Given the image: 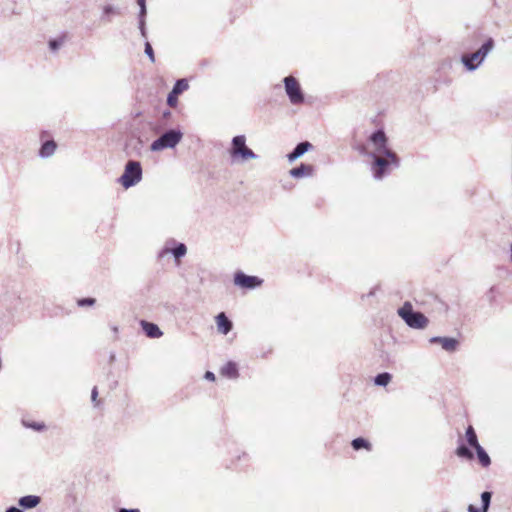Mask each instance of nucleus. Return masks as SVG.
Returning a JSON list of instances; mask_svg holds the SVG:
<instances>
[{"mask_svg":"<svg viewBox=\"0 0 512 512\" xmlns=\"http://www.w3.org/2000/svg\"><path fill=\"white\" fill-rule=\"evenodd\" d=\"M263 283V279L258 276L247 275L242 271H237L234 274V284L240 288L252 290L260 287Z\"/></svg>","mask_w":512,"mask_h":512,"instance_id":"obj_9","label":"nucleus"},{"mask_svg":"<svg viewBox=\"0 0 512 512\" xmlns=\"http://www.w3.org/2000/svg\"><path fill=\"white\" fill-rule=\"evenodd\" d=\"M5 512H23V510L15 506H10L5 510Z\"/></svg>","mask_w":512,"mask_h":512,"instance_id":"obj_40","label":"nucleus"},{"mask_svg":"<svg viewBox=\"0 0 512 512\" xmlns=\"http://www.w3.org/2000/svg\"><path fill=\"white\" fill-rule=\"evenodd\" d=\"M392 379V375L388 372H382L375 376L374 383L377 386L385 387L387 386Z\"/></svg>","mask_w":512,"mask_h":512,"instance_id":"obj_26","label":"nucleus"},{"mask_svg":"<svg viewBox=\"0 0 512 512\" xmlns=\"http://www.w3.org/2000/svg\"><path fill=\"white\" fill-rule=\"evenodd\" d=\"M41 502L40 496L37 495H26L18 500V504L23 509H32Z\"/></svg>","mask_w":512,"mask_h":512,"instance_id":"obj_17","label":"nucleus"},{"mask_svg":"<svg viewBox=\"0 0 512 512\" xmlns=\"http://www.w3.org/2000/svg\"><path fill=\"white\" fill-rule=\"evenodd\" d=\"M283 83L289 101L293 105L302 104L305 97L298 80L293 76H286L283 79Z\"/></svg>","mask_w":512,"mask_h":512,"instance_id":"obj_7","label":"nucleus"},{"mask_svg":"<svg viewBox=\"0 0 512 512\" xmlns=\"http://www.w3.org/2000/svg\"><path fill=\"white\" fill-rule=\"evenodd\" d=\"M398 315L406 323V325L413 329H425L429 323L428 318L420 311H415L410 302L406 301L398 309Z\"/></svg>","mask_w":512,"mask_h":512,"instance_id":"obj_2","label":"nucleus"},{"mask_svg":"<svg viewBox=\"0 0 512 512\" xmlns=\"http://www.w3.org/2000/svg\"><path fill=\"white\" fill-rule=\"evenodd\" d=\"M22 424L25 428H29L37 432H42L46 429V425L43 422L22 419Z\"/></svg>","mask_w":512,"mask_h":512,"instance_id":"obj_27","label":"nucleus"},{"mask_svg":"<svg viewBox=\"0 0 512 512\" xmlns=\"http://www.w3.org/2000/svg\"><path fill=\"white\" fill-rule=\"evenodd\" d=\"M56 148V142L54 140H48L41 145L39 150V156L41 158H48L55 153Z\"/></svg>","mask_w":512,"mask_h":512,"instance_id":"obj_20","label":"nucleus"},{"mask_svg":"<svg viewBox=\"0 0 512 512\" xmlns=\"http://www.w3.org/2000/svg\"><path fill=\"white\" fill-rule=\"evenodd\" d=\"M96 302V299L95 298H92V297H86V298H81L77 301V304L78 306L80 307H86V306H93Z\"/></svg>","mask_w":512,"mask_h":512,"instance_id":"obj_31","label":"nucleus"},{"mask_svg":"<svg viewBox=\"0 0 512 512\" xmlns=\"http://www.w3.org/2000/svg\"><path fill=\"white\" fill-rule=\"evenodd\" d=\"M465 437H466V441H467L468 445L471 448L474 449V448L480 446L479 441H478V437H477V434H476V431L473 428V426L469 425L466 428Z\"/></svg>","mask_w":512,"mask_h":512,"instance_id":"obj_23","label":"nucleus"},{"mask_svg":"<svg viewBox=\"0 0 512 512\" xmlns=\"http://www.w3.org/2000/svg\"><path fill=\"white\" fill-rule=\"evenodd\" d=\"M113 12H114V8L111 5H105L103 7L104 15H108V14L113 13Z\"/></svg>","mask_w":512,"mask_h":512,"instance_id":"obj_36","label":"nucleus"},{"mask_svg":"<svg viewBox=\"0 0 512 512\" xmlns=\"http://www.w3.org/2000/svg\"><path fill=\"white\" fill-rule=\"evenodd\" d=\"M143 169L139 161L129 160L124 167V172L118 179V182L125 188L129 189L142 180Z\"/></svg>","mask_w":512,"mask_h":512,"instance_id":"obj_4","label":"nucleus"},{"mask_svg":"<svg viewBox=\"0 0 512 512\" xmlns=\"http://www.w3.org/2000/svg\"><path fill=\"white\" fill-rule=\"evenodd\" d=\"M455 454L465 460H472L474 458V453L470 449L469 446L465 445L463 442H461L458 447L455 450Z\"/></svg>","mask_w":512,"mask_h":512,"instance_id":"obj_22","label":"nucleus"},{"mask_svg":"<svg viewBox=\"0 0 512 512\" xmlns=\"http://www.w3.org/2000/svg\"><path fill=\"white\" fill-rule=\"evenodd\" d=\"M113 331H114V333H117L118 332V328L116 326L113 327Z\"/></svg>","mask_w":512,"mask_h":512,"instance_id":"obj_44","label":"nucleus"},{"mask_svg":"<svg viewBox=\"0 0 512 512\" xmlns=\"http://www.w3.org/2000/svg\"><path fill=\"white\" fill-rule=\"evenodd\" d=\"M468 512H481V508H477L476 506L470 504L467 508Z\"/></svg>","mask_w":512,"mask_h":512,"instance_id":"obj_39","label":"nucleus"},{"mask_svg":"<svg viewBox=\"0 0 512 512\" xmlns=\"http://www.w3.org/2000/svg\"><path fill=\"white\" fill-rule=\"evenodd\" d=\"M216 323L219 332L224 335H227L233 328L232 321L226 316L224 312H221L216 316Z\"/></svg>","mask_w":512,"mask_h":512,"instance_id":"obj_13","label":"nucleus"},{"mask_svg":"<svg viewBox=\"0 0 512 512\" xmlns=\"http://www.w3.org/2000/svg\"><path fill=\"white\" fill-rule=\"evenodd\" d=\"M461 62L468 71H475L483 63L476 52L463 54Z\"/></svg>","mask_w":512,"mask_h":512,"instance_id":"obj_12","label":"nucleus"},{"mask_svg":"<svg viewBox=\"0 0 512 512\" xmlns=\"http://www.w3.org/2000/svg\"><path fill=\"white\" fill-rule=\"evenodd\" d=\"M510 258H511V261H512V244L510 245Z\"/></svg>","mask_w":512,"mask_h":512,"instance_id":"obj_43","label":"nucleus"},{"mask_svg":"<svg viewBox=\"0 0 512 512\" xmlns=\"http://www.w3.org/2000/svg\"><path fill=\"white\" fill-rule=\"evenodd\" d=\"M183 138V133L179 129H169L154 140L150 146L153 152L168 148H175Z\"/></svg>","mask_w":512,"mask_h":512,"instance_id":"obj_6","label":"nucleus"},{"mask_svg":"<svg viewBox=\"0 0 512 512\" xmlns=\"http://www.w3.org/2000/svg\"><path fill=\"white\" fill-rule=\"evenodd\" d=\"M97 397H98V390H97V387H94L92 389V391H91V399H92V401L95 402Z\"/></svg>","mask_w":512,"mask_h":512,"instance_id":"obj_38","label":"nucleus"},{"mask_svg":"<svg viewBox=\"0 0 512 512\" xmlns=\"http://www.w3.org/2000/svg\"><path fill=\"white\" fill-rule=\"evenodd\" d=\"M229 155L232 161H247L258 158V155L246 145L245 135H237L232 138Z\"/></svg>","mask_w":512,"mask_h":512,"instance_id":"obj_3","label":"nucleus"},{"mask_svg":"<svg viewBox=\"0 0 512 512\" xmlns=\"http://www.w3.org/2000/svg\"><path fill=\"white\" fill-rule=\"evenodd\" d=\"M313 166L305 163H301L299 166L292 168L289 171L291 177L299 179L305 176H311L313 174Z\"/></svg>","mask_w":512,"mask_h":512,"instance_id":"obj_14","label":"nucleus"},{"mask_svg":"<svg viewBox=\"0 0 512 512\" xmlns=\"http://www.w3.org/2000/svg\"><path fill=\"white\" fill-rule=\"evenodd\" d=\"M222 376L229 379H236L239 377L238 366L235 362H227L220 370Z\"/></svg>","mask_w":512,"mask_h":512,"instance_id":"obj_16","label":"nucleus"},{"mask_svg":"<svg viewBox=\"0 0 512 512\" xmlns=\"http://www.w3.org/2000/svg\"><path fill=\"white\" fill-rule=\"evenodd\" d=\"M137 4L140 8L138 18H145L147 14L146 0H137Z\"/></svg>","mask_w":512,"mask_h":512,"instance_id":"obj_32","label":"nucleus"},{"mask_svg":"<svg viewBox=\"0 0 512 512\" xmlns=\"http://www.w3.org/2000/svg\"><path fill=\"white\" fill-rule=\"evenodd\" d=\"M477 460L483 468H488L491 465V458L486 450L480 445L474 448Z\"/></svg>","mask_w":512,"mask_h":512,"instance_id":"obj_21","label":"nucleus"},{"mask_svg":"<svg viewBox=\"0 0 512 512\" xmlns=\"http://www.w3.org/2000/svg\"><path fill=\"white\" fill-rule=\"evenodd\" d=\"M444 337L434 336L429 339V342L432 344H442Z\"/></svg>","mask_w":512,"mask_h":512,"instance_id":"obj_34","label":"nucleus"},{"mask_svg":"<svg viewBox=\"0 0 512 512\" xmlns=\"http://www.w3.org/2000/svg\"><path fill=\"white\" fill-rule=\"evenodd\" d=\"M204 378L206 380H209V381H214L215 380V374L211 371H206L205 374H204Z\"/></svg>","mask_w":512,"mask_h":512,"instance_id":"obj_35","label":"nucleus"},{"mask_svg":"<svg viewBox=\"0 0 512 512\" xmlns=\"http://www.w3.org/2000/svg\"><path fill=\"white\" fill-rule=\"evenodd\" d=\"M369 143L373 146V151H366L365 147L360 149V153L367 156V154H374V156H383L386 154L394 153L388 147V138L383 129L375 130L368 138Z\"/></svg>","mask_w":512,"mask_h":512,"instance_id":"obj_5","label":"nucleus"},{"mask_svg":"<svg viewBox=\"0 0 512 512\" xmlns=\"http://www.w3.org/2000/svg\"><path fill=\"white\" fill-rule=\"evenodd\" d=\"M495 42L492 37H489L482 46L475 51L477 55L480 57V61L484 62L487 55L494 49Z\"/></svg>","mask_w":512,"mask_h":512,"instance_id":"obj_19","label":"nucleus"},{"mask_svg":"<svg viewBox=\"0 0 512 512\" xmlns=\"http://www.w3.org/2000/svg\"><path fill=\"white\" fill-rule=\"evenodd\" d=\"M351 446L356 451L361 450V449H366V450L370 451L372 449L371 443L363 437H358V438L353 439L351 442Z\"/></svg>","mask_w":512,"mask_h":512,"instance_id":"obj_24","label":"nucleus"},{"mask_svg":"<svg viewBox=\"0 0 512 512\" xmlns=\"http://www.w3.org/2000/svg\"><path fill=\"white\" fill-rule=\"evenodd\" d=\"M375 292H376V288H372L369 293L367 294V297H372L375 295Z\"/></svg>","mask_w":512,"mask_h":512,"instance_id":"obj_42","label":"nucleus"},{"mask_svg":"<svg viewBox=\"0 0 512 512\" xmlns=\"http://www.w3.org/2000/svg\"><path fill=\"white\" fill-rule=\"evenodd\" d=\"M492 492L484 491L481 493V512H488L491 504Z\"/></svg>","mask_w":512,"mask_h":512,"instance_id":"obj_28","label":"nucleus"},{"mask_svg":"<svg viewBox=\"0 0 512 512\" xmlns=\"http://www.w3.org/2000/svg\"><path fill=\"white\" fill-rule=\"evenodd\" d=\"M141 327L149 338H159L163 334L159 326L152 322L142 320Z\"/></svg>","mask_w":512,"mask_h":512,"instance_id":"obj_15","label":"nucleus"},{"mask_svg":"<svg viewBox=\"0 0 512 512\" xmlns=\"http://www.w3.org/2000/svg\"><path fill=\"white\" fill-rule=\"evenodd\" d=\"M64 36L50 39L48 42L49 49L53 52H56L64 43Z\"/></svg>","mask_w":512,"mask_h":512,"instance_id":"obj_29","label":"nucleus"},{"mask_svg":"<svg viewBox=\"0 0 512 512\" xmlns=\"http://www.w3.org/2000/svg\"><path fill=\"white\" fill-rule=\"evenodd\" d=\"M313 148L312 144L308 141L299 142L294 149L287 155L289 162H294L301 156H303L306 152Z\"/></svg>","mask_w":512,"mask_h":512,"instance_id":"obj_11","label":"nucleus"},{"mask_svg":"<svg viewBox=\"0 0 512 512\" xmlns=\"http://www.w3.org/2000/svg\"><path fill=\"white\" fill-rule=\"evenodd\" d=\"M189 88L188 81L185 78L178 79L174 83L172 90L167 96V105L176 107L178 104V96Z\"/></svg>","mask_w":512,"mask_h":512,"instance_id":"obj_10","label":"nucleus"},{"mask_svg":"<svg viewBox=\"0 0 512 512\" xmlns=\"http://www.w3.org/2000/svg\"><path fill=\"white\" fill-rule=\"evenodd\" d=\"M495 42L492 37H489L482 46L475 51L477 55L480 57V61L484 62L487 55L494 49Z\"/></svg>","mask_w":512,"mask_h":512,"instance_id":"obj_18","label":"nucleus"},{"mask_svg":"<svg viewBox=\"0 0 512 512\" xmlns=\"http://www.w3.org/2000/svg\"><path fill=\"white\" fill-rule=\"evenodd\" d=\"M367 157L372 159L370 169L375 180H382L385 176L389 175L393 169L400 166V159L395 152L383 156L367 154Z\"/></svg>","mask_w":512,"mask_h":512,"instance_id":"obj_1","label":"nucleus"},{"mask_svg":"<svg viewBox=\"0 0 512 512\" xmlns=\"http://www.w3.org/2000/svg\"><path fill=\"white\" fill-rule=\"evenodd\" d=\"M117 512H140L138 508H119Z\"/></svg>","mask_w":512,"mask_h":512,"instance_id":"obj_37","label":"nucleus"},{"mask_svg":"<svg viewBox=\"0 0 512 512\" xmlns=\"http://www.w3.org/2000/svg\"><path fill=\"white\" fill-rule=\"evenodd\" d=\"M138 24H139V30L141 33V36L146 38L147 37V30H146V21L145 18H138Z\"/></svg>","mask_w":512,"mask_h":512,"instance_id":"obj_33","label":"nucleus"},{"mask_svg":"<svg viewBox=\"0 0 512 512\" xmlns=\"http://www.w3.org/2000/svg\"><path fill=\"white\" fill-rule=\"evenodd\" d=\"M162 116H163V118H168V117H170V116H171V112H170L169 110H165V111L163 112V115H162Z\"/></svg>","mask_w":512,"mask_h":512,"instance_id":"obj_41","label":"nucleus"},{"mask_svg":"<svg viewBox=\"0 0 512 512\" xmlns=\"http://www.w3.org/2000/svg\"><path fill=\"white\" fill-rule=\"evenodd\" d=\"M459 341L453 337H444L441 344L442 348L447 352H455L458 348Z\"/></svg>","mask_w":512,"mask_h":512,"instance_id":"obj_25","label":"nucleus"},{"mask_svg":"<svg viewBox=\"0 0 512 512\" xmlns=\"http://www.w3.org/2000/svg\"><path fill=\"white\" fill-rule=\"evenodd\" d=\"M144 52L148 56L149 60L152 63H154L155 62L154 50L152 48V45L148 41L145 42Z\"/></svg>","mask_w":512,"mask_h":512,"instance_id":"obj_30","label":"nucleus"},{"mask_svg":"<svg viewBox=\"0 0 512 512\" xmlns=\"http://www.w3.org/2000/svg\"><path fill=\"white\" fill-rule=\"evenodd\" d=\"M172 254L176 261L180 260L187 253V247L184 243L176 242L170 239L166 242L165 246L159 251L158 257L163 258L167 254Z\"/></svg>","mask_w":512,"mask_h":512,"instance_id":"obj_8","label":"nucleus"}]
</instances>
